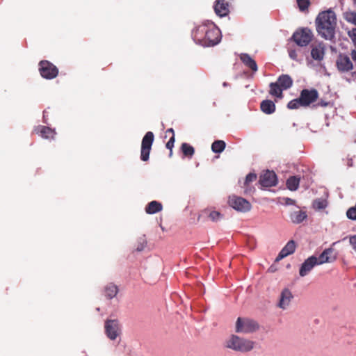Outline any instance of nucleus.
<instances>
[{
  "label": "nucleus",
  "mask_w": 356,
  "mask_h": 356,
  "mask_svg": "<svg viewBox=\"0 0 356 356\" xmlns=\"http://www.w3.org/2000/svg\"><path fill=\"white\" fill-rule=\"evenodd\" d=\"M171 133L172 136L175 134L174 129L172 128H170L166 131V134Z\"/></svg>",
  "instance_id": "nucleus-43"
},
{
  "label": "nucleus",
  "mask_w": 356,
  "mask_h": 356,
  "mask_svg": "<svg viewBox=\"0 0 356 356\" xmlns=\"http://www.w3.org/2000/svg\"><path fill=\"white\" fill-rule=\"evenodd\" d=\"M275 103L269 99L264 100L260 104V109L261 111L267 115H270L273 113L275 111Z\"/></svg>",
  "instance_id": "nucleus-21"
},
{
  "label": "nucleus",
  "mask_w": 356,
  "mask_h": 356,
  "mask_svg": "<svg viewBox=\"0 0 356 356\" xmlns=\"http://www.w3.org/2000/svg\"><path fill=\"white\" fill-rule=\"evenodd\" d=\"M307 216L305 211L300 210L293 211L290 215L291 221L296 224L302 222L307 218Z\"/></svg>",
  "instance_id": "nucleus-26"
},
{
  "label": "nucleus",
  "mask_w": 356,
  "mask_h": 356,
  "mask_svg": "<svg viewBox=\"0 0 356 356\" xmlns=\"http://www.w3.org/2000/svg\"><path fill=\"white\" fill-rule=\"evenodd\" d=\"M222 214L216 210L211 209H205L201 211L197 220L199 221L211 220L212 222H218L222 218Z\"/></svg>",
  "instance_id": "nucleus-10"
},
{
  "label": "nucleus",
  "mask_w": 356,
  "mask_h": 356,
  "mask_svg": "<svg viewBox=\"0 0 356 356\" xmlns=\"http://www.w3.org/2000/svg\"><path fill=\"white\" fill-rule=\"evenodd\" d=\"M325 55V45L321 42L313 45L311 51L312 57L316 60H322Z\"/></svg>",
  "instance_id": "nucleus-18"
},
{
  "label": "nucleus",
  "mask_w": 356,
  "mask_h": 356,
  "mask_svg": "<svg viewBox=\"0 0 356 356\" xmlns=\"http://www.w3.org/2000/svg\"><path fill=\"white\" fill-rule=\"evenodd\" d=\"M313 38L312 31L308 28H303L296 31L292 36L293 41L300 47H305L309 44Z\"/></svg>",
  "instance_id": "nucleus-6"
},
{
  "label": "nucleus",
  "mask_w": 356,
  "mask_h": 356,
  "mask_svg": "<svg viewBox=\"0 0 356 356\" xmlns=\"http://www.w3.org/2000/svg\"><path fill=\"white\" fill-rule=\"evenodd\" d=\"M269 86H270L269 93L272 96H275V97L280 98V99L282 98L283 89L280 87V86L277 82L270 83Z\"/></svg>",
  "instance_id": "nucleus-25"
},
{
  "label": "nucleus",
  "mask_w": 356,
  "mask_h": 356,
  "mask_svg": "<svg viewBox=\"0 0 356 356\" xmlns=\"http://www.w3.org/2000/svg\"><path fill=\"white\" fill-rule=\"evenodd\" d=\"M34 132L45 139H53L56 134L54 129L49 127L38 125L34 128Z\"/></svg>",
  "instance_id": "nucleus-17"
},
{
  "label": "nucleus",
  "mask_w": 356,
  "mask_h": 356,
  "mask_svg": "<svg viewBox=\"0 0 356 356\" xmlns=\"http://www.w3.org/2000/svg\"><path fill=\"white\" fill-rule=\"evenodd\" d=\"M106 336L111 340H115L120 333L119 323L117 320H107L105 322Z\"/></svg>",
  "instance_id": "nucleus-12"
},
{
  "label": "nucleus",
  "mask_w": 356,
  "mask_h": 356,
  "mask_svg": "<svg viewBox=\"0 0 356 356\" xmlns=\"http://www.w3.org/2000/svg\"><path fill=\"white\" fill-rule=\"evenodd\" d=\"M175 134H173V136H172L170 137V138L169 139V140L168 141V143H166V148L169 149H170V156L172 155V147H174V143H175Z\"/></svg>",
  "instance_id": "nucleus-37"
},
{
  "label": "nucleus",
  "mask_w": 356,
  "mask_h": 356,
  "mask_svg": "<svg viewBox=\"0 0 356 356\" xmlns=\"http://www.w3.org/2000/svg\"><path fill=\"white\" fill-rule=\"evenodd\" d=\"M351 57L353 60L356 61V50L352 51Z\"/></svg>",
  "instance_id": "nucleus-41"
},
{
  "label": "nucleus",
  "mask_w": 356,
  "mask_h": 356,
  "mask_svg": "<svg viewBox=\"0 0 356 356\" xmlns=\"http://www.w3.org/2000/svg\"><path fill=\"white\" fill-rule=\"evenodd\" d=\"M313 206L315 209H323L327 207V202L324 200L317 199L314 201Z\"/></svg>",
  "instance_id": "nucleus-35"
},
{
  "label": "nucleus",
  "mask_w": 356,
  "mask_h": 356,
  "mask_svg": "<svg viewBox=\"0 0 356 356\" xmlns=\"http://www.w3.org/2000/svg\"><path fill=\"white\" fill-rule=\"evenodd\" d=\"M192 37L197 44L203 47H213L220 42L221 33L213 23H204L195 27Z\"/></svg>",
  "instance_id": "nucleus-1"
},
{
  "label": "nucleus",
  "mask_w": 356,
  "mask_h": 356,
  "mask_svg": "<svg viewBox=\"0 0 356 356\" xmlns=\"http://www.w3.org/2000/svg\"><path fill=\"white\" fill-rule=\"evenodd\" d=\"M257 178V176L255 173L250 172L248 175H247L245 181H244V187L248 188L249 186V184L254 181Z\"/></svg>",
  "instance_id": "nucleus-34"
},
{
  "label": "nucleus",
  "mask_w": 356,
  "mask_h": 356,
  "mask_svg": "<svg viewBox=\"0 0 356 356\" xmlns=\"http://www.w3.org/2000/svg\"><path fill=\"white\" fill-rule=\"evenodd\" d=\"M163 209L162 204L157 201L150 202L145 207V211L148 214H154L161 211Z\"/></svg>",
  "instance_id": "nucleus-24"
},
{
  "label": "nucleus",
  "mask_w": 356,
  "mask_h": 356,
  "mask_svg": "<svg viewBox=\"0 0 356 356\" xmlns=\"http://www.w3.org/2000/svg\"><path fill=\"white\" fill-rule=\"evenodd\" d=\"M240 59L247 67L250 68L253 72L257 71L258 67L257 63L249 54L245 53L241 54Z\"/></svg>",
  "instance_id": "nucleus-20"
},
{
  "label": "nucleus",
  "mask_w": 356,
  "mask_h": 356,
  "mask_svg": "<svg viewBox=\"0 0 356 356\" xmlns=\"http://www.w3.org/2000/svg\"><path fill=\"white\" fill-rule=\"evenodd\" d=\"M181 150L184 156L188 158H191L195 153L193 147L186 143L181 144Z\"/></svg>",
  "instance_id": "nucleus-30"
},
{
  "label": "nucleus",
  "mask_w": 356,
  "mask_h": 356,
  "mask_svg": "<svg viewBox=\"0 0 356 356\" xmlns=\"http://www.w3.org/2000/svg\"><path fill=\"white\" fill-rule=\"evenodd\" d=\"M296 1L300 11L307 10L310 5L309 0H296Z\"/></svg>",
  "instance_id": "nucleus-32"
},
{
  "label": "nucleus",
  "mask_w": 356,
  "mask_h": 356,
  "mask_svg": "<svg viewBox=\"0 0 356 356\" xmlns=\"http://www.w3.org/2000/svg\"><path fill=\"white\" fill-rule=\"evenodd\" d=\"M230 3L228 0H216L213 5L215 13L220 17H225L229 13Z\"/></svg>",
  "instance_id": "nucleus-14"
},
{
  "label": "nucleus",
  "mask_w": 356,
  "mask_h": 356,
  "mask_svg": "<svg viewBox=\"0 0 356 356\" xmlns=\"http://www.w3.org/2000/svg\"><path fill=\"white\" fill-rule=\"evenodd\" d=\"M118 293V288L115 284L113 283L108 284L105 287V296L109 299L115 297Z\"/></svg>",
  "instance_id": "nucleus-28"
},
{
  "label": "nucleus",
  "mask_w": 356,
  "mask_h": 356,
  "mask_svg": "<svg viewBox=\"0 0 356 356\" xmlns=\"http://www.w3.org/2000/svg\"><path fill=\"white\" fill-rule=\"evenodd\" d=\"M300 106H302V102L300 97L290 101L287 104L289 109H297Z\"/></svg>",
  "instance_id": "nucleus-31"
},
{
  "label": "nucleus",
  "mask_w": 356,
  "mask_h": 356,
  "mask_svg": "<svg viewBox=\"0 0 356 356\" xmlns=\"http://www.w3.org/2000/svg\"><path fill=\"white\" fill-rule=\"evenodd\" d=\"M316 261L317 257L315 256H311L307 259L301 265L299 271L300 275L301 277L306 276L315 266L318 265Z\"/></svg>",
  "instance_id": "nucleus-15"
},
{
  "label": "nucleus",
  "mask_w": 356,
  "mask_h": 356,
  "mask_svg": "<svg viewBox=\"0 0 356 356\" xmlns=\"http://www.w3.org/2000/svg\"><path fill=\"white\" fill-rule=\"evenodd\" d=\"M225 346L235 351L248 352L254 348V342L233 334L226 341Z\"/></svg>",
  "instance_id": "nucleus-3"
},
{
  "label": "nucleus",
  "mask_w": 356,
  "mask_h": 356,
  "mask_svg": "<svg viewBox=\"0 0 356 356\" xmlns=\"http://www.w3.org/2000/svg\"><path fill=\"white\" fill-rule=\"evenodd\" d=\"M318 105L321 106H327L328 105V103L326 102L321 101L320 102L318 103Z\"/></svg>",
  "instance_id": "nucleus-42"
},
{
  "label": "nucleus",
  "mask_w": 356,
  "mask_h": 356,
  "mask_svg": "<svg viewBox=\"0 0 356 356\" xmlns=\"http://www.w3.org/2000/svg\"><path fill=\"white\" fill-rule=\"evenodd\" d=\"M259 183L264 187L274 186L277 183V175L273 171L268 170L261 175Z\"/></svg>",
  "instance_id": "nucleus-13"
},
{
  "label": "nucleus",
  "mask_w": 356,
  "mask_h": 356,
  "mask_svg": "<svg viewBox=\"0 0 356 356\" xmlns=\"http://www.w3.org/2000/svg\"><path fill=\"white\" fill-rule=\"evenodd\" d=\"M229 204L235 210H237V211H239L241 212L249 211L251 209L250 203L245 199L241 197H237V196L229 197Z\"/></svg>",
  "instance_id": "nucleus-8"
},
{
  "label": "nucleus",
  "mask_w": 356,
  "mask_h": 356,
  "mask_svg": "<svg viewBox=\"0 0 356 356\" xmlns=\"http://www.w3.org/2000/svg\"><path fill=\"white\" fill-rule=\"evenodd\" d=\"M277 83L284 90L290 88L293 85V79L288 74H282L277 79Z\"/></svg>",
  "instance_id": "nucleus-23"
},
{
  "label": "nucleus",
  "mask_w": 356,
  "mask_h": 356,
  "mask_svg": "<svg viewBox=\"0 0 356 356\" xmlns=\"http://www.w3.org/2000/svg\"><path fill=\"white\" fill-rule=\"evenodd\" d=\"M283 200H284V202L286 204H294L295 200L289 198V197H284Z\"/></svg>",
  "instance_id": "nucleus-40"
},
{
  "label": "nucleus",
  "mask_w": 356,
  "mask_h": 356,
  "mask_svg": "<svg viewBox=\"0 0 356 356\" xmlns=\"http://www.w3.org/2000/svg\"><path fill=\"white\" fill-rule=\"evenodd\" d=\"M287 188L291 191H295L298 188L300 184V178L296 176H291L286 180Z\"/></svg>",
  "instance_id": "nucleus-27"
},
{
  "label": "nucleus",
  "mask_w": 356,
  "mask_h": 356,
  "mask_svg": "<svg viewBox=\"0 0 356 356\" xmlns=\"http://www.w3.org/2000/svg\"><path fill=\"white\" fill-rule=\"evenodd\" d=\"M296 249V243L293 240L289 241L285 246L281 250L279 254L277 255L275 261H278L284 259V257L293 254Z\"/></svg>",
  "instance_id": "nucleus-16"
},
{
  "label": "nucleus",
  "mask_w": 356,
  "mask_h": 356,
  "mask_svg": "<svg viewBox=\"0 0 356 356\" xmlns=\"http://www.w3.org/2000/svg\"><path fill=\"white\" fill-rule=\"evenodd\" d=\"M299 97L302 102V106L306 107L317 100L318 92L316 89H303Z\"/></svg>",
  "instance_id": "nucleus-9"
},
{
  "label": "nucleus",
  "mask_w": 356,
  "mask_h": 356,
  "mask_svg": "<svg viewBox=\"0 0 356 356\" xmlns=\"http://www.w3.org/2000/svg\"><path fill=\"white\" fill-rule=\"evenodd\" d=\"M333 253L332 248L325 249L318 257H317V264H323L327 262H332L334 261L335 257H331L330 255Z\"/></svg>",
  "instance_id": "nucleus-22"
},
{
  "label": "nucleus",
  "mask_w": 356,
  "mask_h": 356,
  "mask_svg": "<svg viewBox=\"0 0 356 356\" xmlns=\"http://www.w3.org/2000/svg\"><path fill=\"white\" fill-rule=\"evenodd\" d=\"M154 139V136L152 131H147L143 138L140 149V159L143 161H147L149 160Z\"/></svg>",
  "instance_id": "nucleus-7"
},
{
  "label": "nucleus",
  "mask_w": 356,
  "mask_h": 356,
  "mask_svg": "<svg viewBox=\"0 0 356 356\" xmlns=\"http://www.w3.org/2000/svg\"><path fill=\"white\" fill-rule=\"evenodd\" d=\"M349 242L350 244L352 245L353 249L356 252V235L350 236L349 237Z\"/></svg>",
  "instance_id": "nucleus-39"
},
{
  "label": "nucleus",
  "mask_w": 356,
  "mask_h": 356,
  "mask_svg": "<svg viewBox=\"0 0 356 356\" xmlns=\"http://www.w3.org/2000/svg\"><path fill=\"white\" fill-rule=\"evenodd\" d=\"M40 75L46 79H53L58 74V69L51 62L43 60L39 63Z\"/></svg>",
  "instance_id": "nucleus-5"
},
{
  "label": "nucleus",
  "mask_w": 356,
  "mask_h": 356,
  "mask_svg": "<svg viewBox=\"0 0 356 356\" xmlns=\"http://www.w3.org/2000/svg\"><path fill=\"white\" fill-rule=\"evenodd\" d=\"M336 65L339 72H347L353 69V65L350 58L346 54H340L337 59Z\"/></svg>",
  "instance_id": "nucleus-11"
},
{
  "label": "nucleus",
  "mask_w": 356,
  "mask_h": 356,
  "mask_svg": "<svg viewBox=\"0 0 356 356\" xmlns=\"http://www.w3.org/2000/svg\"><path fill=\"white\" fill-rule=\"evenodd\" d=\"M259 324L254 320L238 317L236 322V332L252 333L259 329Z\"/></svg>",
  "instance_id": "nucleus-4"
},
{
  "label": "nucleus",
  "mask_w": 356,
  "mask_h": 356,
  "mask_svg": "<svg viewBox=\"0 0 356 356\" xmlns=\"http://www.w3.org/2000/svg\"><path fill=\"white\" fill-rule=\"evenodd\" d=\"M318 33L325 40H332L335 35L337 16L335 13L329 9L318 13L315 19Z\"/></svg>",
  "instance_id": "nucleus-2"
},
{
  "label": "nucleus",
  "mask_w": 356,
  "mask_h": 356,
  "mask_svg": "<svg viewBox=\"0 0 356 356\" xmlns=\"http://www.w3.org/2000/svg\"><path fill=\"white\" fill-rule=\"evenodd\" d=\"M146 245H147L146 240L144 238H140L138 241V243H137V246H136V250L138 252L143 251L144 250V248L146 247Z\"/></svg>",
  "instance_id": "nucleus-36"
},
{
  "label": "nucleus",
  "mask_w": 356,
  "mask_h": 356,
  "mask_svg": "<svg viewBox=\"0 0 356 356\" xmlns=\"http://www.w3.org/2000/svg\"><path fill=\"white\" fill-rule=\"evenodd\" d=\"M292 298L291 292L288 289H284L281 293L278 306L283 309H286L289 305Z\"/></svg>",
  "instance_id": "nucleus-19"
},
{
  "label": "nucleus",
  "mask_w": 356,
  "mask_h": 356,
  "mask_svg": "<svg viewBox=\"0 0 356 356\" xmlns=\"http://www.w3.org/2000/svg\"><path fill=\"white\" fill-rule=\"evenodd\" d=\"M226 147V143L224 140H215L211 145V150L214 153H221L222 152Z\"/></svg>",
  "instance_id": "nucleus-29"
},
{
  "label": "nucleus",
  "mask_w": 356,
  "mask_h": 356,
  "mask_svg": "<svg viewBox=\"0 0 356 356\" xmlns=\"http://www.w3.org/2000/svg\"><path fill=\"white\" fill-rule=\"evenodd\" d=\"M348 34V36L351 38L354 44L356 46V28H354L352 30L349 31Z\"/></svg>",
  "instance_id": "nucleus-38"
},
{
  "label": "nucleus",
  "mask_w": 356,
  "mask_h": 356,
  "mask_svg": "<svg viewBox=\"0 0 356 356\" xmlns=\"http://www.w3.org/2000/svg\"><path fill=\"white\" fill-rule=\"evenodd\" d=\"M290 56H291V58H292L293 59H295V54H294L290 53Z\"/></svg>",
  "instance_id": "nucleus-44"
},
{
  "label": "nucleus",
  "mask_w": 356,
  "mask_h": 356,
  "mask_svg": "<svg viewBox=\"0 0 356 356\" xmlns=\"http://www.w3.org/2000/svg\"><path fill=\"white\" fill-rule=\"evenodd\" d=\"M345 19L354 25L356 26V13L355 12H347L345 14Z\"/></svg>",
  "instance_id": "nucleus-33"
}]
</instances>
